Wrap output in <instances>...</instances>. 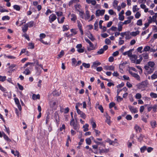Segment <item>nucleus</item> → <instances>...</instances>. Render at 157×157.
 Instances as JSON below:
<instances>
[{
  "label": "nucleus",
  "mask_w": 157,
  "mask_h": 157,
  "mask_svg": "<svg viewBox=\"0 0 157 157\" xmlns=\"http://www.w3.org/2000/svg\"><path fill=\"white\" fill-rule=\"evenodd\" d=\"M84 39L89 44L90 47H87V50L89 51H90L91 50H94L95 48L94 47V45L90 40L86 37L84 38Z\"/></svg>",
  "instance_id": "nucleus-1"
},
{
  "label": "nucleus",
  "mask_w": 157,
  "mask_h": 157,
  "mask_svg": "<svg viewBox=\"0 0 157 157\" xmlns=\"http://www.w3.org/2000/svg\"><path fill=\"white\" fill-rule=\"evenodd\" d=\"M76 120V122L75 121H71L70 122V124L71 126H72L73 127V128L74 129L78 132L79 128V126L77 124V120Z\"/></svg>",
  "instance_id": "nucleus-2"
},
{
  "label": "nucleus",
  "mask_w": 157,
  "mask_h": 157,
  "mask_svg": "<svg viewBox=\"0 0 157 157\" xmlns=\"http://www.w3.org/2000/svg\"><path fill=\"white\" fill-rule=\"evenodd\" d=\"M147 81L142 82L140 83H138L136 85L138 89H141L147 86Z\"/></svg>",
  "instance_id": "nucleus-3"
},
{
  "label": "nucleus",
  "mask_w": 157,
  "mask_h": 157,
  "mask_svg": "<svg viewBox=\"0 0 157 157\" xmlns=\"http://www.w3.org/2000/svg\"><path fill=\"white\" fill-rule=\"evenodd\" d=\"M105 12V10H97L95 13V15L96 17H99L100 16H103L104 15Z\"/></svg>",
  "instance_id": "nucleus-4"
},
{
  "label": "nucleus",
  "mask_w": 157,
  "mask_h": 157,
  "mask_svg": "<svg viewBox=\"0 0 157 157\" xmlns=\"http://www.w3.org/2000/svg\"><path fill=\"white\" fill-rule=\"evenodd\" d=\"M134 50V49H130L129 50L123 53V55L124 56L128 55V56L129 57H131V56L132 55V52Z\"/></svg>",
  "instance_id": "nucleus-5"
},
{
  "label": "nucleus",
  "mask_w": 157,
  "mask_h": 157,
  "mask_svg": "<svg viewBox=\"0 0 157 157\" xmlns=\"http://www.w3.org/2000/svg\"><path fill=\"white\" fill-rule=\"evenodd\" d=\"M129 72L133 77H134L137 80L140 81V76L137 74L133 73L132 71H129Z\"/></svg>",
  "instance_id": "nucleus-6"
},
{
  "label": "nucleus",
  "mask_w": 157,
  "mask_h": 157,
  "mask_svg": "<svg viewBox=\"0 0 157 157\" xmlns=\"http://www.w3.org/2000/svg\"><path fill=\"white\" fill-rule=\"evenodd\" d=\"M137 56L135 54L132 55L131 57H130V59L132 63H136V60L137 58Z\"/></svg>",
  "instance_id": "nucleus-7"
},
{
  "label": "nucleus",
  "mask_w": 157,
  "mask_h": 157,
  "mask_svg": "<svg viewBox=\"0 0 157 157\" xmlns=\"http://www.w3.org/2000/svg\"><path fill=\"white\" fill-rule=\"evenodd\" d=\"M144 115H143L141 116V119L144 122L147 123V118H148L149 115L147 113H145Z\"/></svg>",
  "instance_id": "nucleus-8"
},
{
  "label": "nucleus",
  "mask_w": 157,
  "mask_h": 157,
  "mask_svg": "<svg viewBox=\"0 0 157 157\" xmlns=\"http://www.w3.org/2000/svg\"><path fill=\"white\" fill-rule=\"evenodd\" d=\"M77 113L80 115V116L81 117L85 119L86 117V115L85 113L81 111L80 110L77 112Z\"/></svg>",
  "instance_id": "nucleus-9"
},
{
  "label": "nucleus",
  "mask_w": 157,
  "mask_h": 157,
  "mask_svg": "<svg viewBox=\"0 0 157 157\" xmlns=\"http://www.w3.org/2000/svg\"><path fill=\"white\" fill-rule=\"evenodd\" d=\"M101 63L98 61H96L93 63L92 65L91 66V68L94 69L96 68L98 66L100 65Z\"/></svg>",
  "instance_id": "nucleus-10"
},
{
  "label": "nucleus",
  "mask_w": 157,
  "mask_h": 157,
  "mask_svg": "<svg viewBox=\"0 0 157 157\" xmlns=\"http://www.w3.org/2000/svg\"><path fill=\"white\" fill-rule=\"evenodd\" d=\"M78 26L79 28V30L81 32V35H82L83 34V32L82 29V25L80 22L78 21H77Z\"/></svg>",
  "instance_id": "nucleus-11"
},
{
  "label": "nucleus",
  "mask_w": 157,
  "mask_h": 157,
  "mask_svg": "<svg viewBox=\"0 0 157 157\" xmlns=\"http://www.w3.org/2000/svg\"><path fill=\"white\" fill-rule=\"evenodd\" d=\"M54 119L57 125H58L59 122V116L58 114H55Z\"/></svg>",
  "instance_id": "nucleus-12"
},
{
  "label": "nucleus",
  "mask_w": 157,
  "mask_h": 157,
  "mask_svg": "<svg viewBox=\"0 0 157 157\" xmlns=\"http://www.w3.org/2000/svg\"><path fill=\"white\" fill-rule=\"evenodd\" d=\"M134 128L136 130V132L137 133L140 132H141L142 129L137 124L135 125Z\"/></svg>",
  "instance_id": "nucleus-13"
},
{
  "label": "nucleus",
  "mask_w": 157,
  "mask_h": 157,
  "mask_svg": "<svg viewBox=\"0 0 157 157\" xmlns=\"http://www.w3.org/2000/svg\"><path fill=\"white\" fill-rule=\"evenodd\" d=\"M87 36L92 41H93L95 40V38L90 32L87 33Z\"/></svg>",
  "instance_id": "nucleus-14"
},
{
  "label": "nucleus",
  "mask_w": 157,
  "mask_h": 157,
  "mask_svg": "<svg viewBox=\"0 0 157 157\" xmlns=\"http://www.w3.org/2000/svg\"><path fill=\"white\" fill-rule=\"evenodd\" d=\"M128 107L131 112L134 113L137 112V109L136 108H134V107L131 106V105H129Z\"/></svg>",
  "instance_id": "nucleus-15"
},
{
  "label": "nucleus",
  "mask_w": 157,
  "mask_h": 157,
  "mask_svg": "<svg viewBox=\"0 0 157 157\" xmlns=\"http://www.w3.org/2000/svg\"><path fill=\"white\" fill-rule=\"evenodd\" d=\"M124 25V23H123V22L121 21H120L118 24V30L119 31H121L122 30V26Z\"/></svg>",
  "instance_id": "nucleus-16"
},
{
  "label": "nucleus",
  "mask_w": 157,
  "mask_h": 157,
  "mask_svg": "<svg viewBox=\"0 0 157 157\" xmlns=\"http://www.w3.org/2000/svg\"><path fill=\"white\" fill-rule=\"evenodd\" d=\"M124 13V10H122L119 14V20H124V16L123 14Z\"/></svg>",
  "instance_id": "nucleus-17"
},
{
  "label": "nucleus",
  "mask_w": 157,
  "mask_h": 157,
  "mask_svg": "<svg viewBox=\"0 0 157 157\" xmlns=\"http://www.w3.org/2000/svg\"><path fill=\"white\" fill-rule=\"evenodd\" d=\"M85 18L86 19H90V15L89 11L88 10H87L86 11V14L85 15Z\"/></svg>",
  "instance_id": "nucleus-18"
},
{
  "label": "nucleus",
  "mask_w": 157,
  "mask_h": 157,
  "mask_svg": "<svg viewBox=\"0 0 157 157\" xmlns=\"http://www.w3.org/2000/svg\"><path fill=\"white\" fill-rule=\"evenodd\" d=\"M32 98L33 100H35L37 99H40V95L39 94L36 95L33 94L32 95Z\"/></svg>",
  "instance_id": "nucleus-19"
},
{
  "label": "nucleus",
  "mask_w": 157,
  "mask_h": 157,
  "mask_svg": "<svg viewBox=\"0 0 157 157\" xmlns=\"http://www.w3.org/2000/svg\"><path fill=\"white\" fill-rule=\"evenodd\" d=\"M28 26L27 25V24L25 25L24 27L22 28V31L24 33L26 32L28 29Z\"/></svg>",
  "instance_id": "nucleus-20"
},
{
  "label": "nucleus",
  "mask_w": 157,
  "mask_h": 157,
  "mask_svg": "<svg viewBox=\"0 0 157 157\" xmlns=\"http://www.w3.org/2000/svg\"><path fill=\"white\" fill-rule=\"evenodd\" d=\"M3 136L4 139L6 141L9 142H11V140H10L8 137L4 132H3Z\"/></svg>",
  "instance_id": "nucleus-21"
},
{
  "label": "nucleus",
  "mask_w": 157,
  "mask_h": 157,
  "mask_svg": "<svg viewBox=\"0 0 157 157\" xmlns=\"http://www.w3.org/2000/svg\"><path fill=\"white\" fill-rule=\"evenodd\" d=\"M139 57H140V59H137L136 61V64H139L140 63V62L142 61L143 59V58L141 55H140L139 56Z\"/></svg>",
  "instance_id": "nucleus-22"
},
{
  "label": "nucleus",
  "mask_w": 157,
  "mask_h": 157,
  "mask_svg": "<svg viewBox=\"0 0 157 157\" xmlns=\"http://www.w3.org/2000/svg\"><path fill=\"white\" fill-rule=\"evenodd\" d=\"M23 73L25 74L26 75H27L30 74V71L29 69L27 68L23 71Z\"/></svg>",
  "instance_id": "nucleus-23"
},
{
  "label": "nucleus",
  "mask_w": 157,
  "mask_h": 157,
  "mask_svg": "<svg viewBox=\"0 0 157 157\" xmlns=\"http://www.w3.org/2000/svg\"><path fill=\"white\" fill-rule=\"evenodd\" d=\"M139 31L137 30L136 32H133L131 33L130 34L132 36H135L139 34Z\"/></svg>",
  "instance_id": "nucleus-24"
},
{
  "label": "nucleus",
  "mask_w": 157,
  "mask_h": 157,
  "mask_svg": "<svg viewBox=\"0 0 157 157\" xmlns=\"http://www.w3.org/2000/svg\"><path fill=\"white\" fill-rule=\"evenodd\" d=\"M27 24L28 27L29 28L33 27L35 25L34 22L32 21H30Z\"/></svg>",
  "instance_id": "nucleus-25"
},
{
  "label": "nucleus",
  "mask_w": 157,
  "mask_h": 157,
  "mask_svg": "<svg viewBox=\"0 0 157 157\" xmlns=\"http://www.w3.org/2000/svg\"><path fill=\"white\" fill-rule=\"evenodd\" d=\"M88 127L89 125L87 124H85L83 126V128H84L83 129L84 132H86L88 130Z\"/></svg>",
  "instance_id": "nucleus-26"
},
{
  "label": "nucleus",
  "mask_w": 157,
  "mask_h": 157,
  "mask_svg": "<svg viewBox=\"0 0 157 157\" xmlns=\"http://www.w3.org/2000/svg\"><path fill=\"white\" fill-rule=\"evenodd\" d=\"M150 124L151 125L152 128H155L156 127V122L155 121H151Z\"/></svg>",
  "instance_id": "nucleus-27"
},
{
  "label": "nucleus",
  "mask_w": 157,
  "mask_h": 157,
  "mask_svg": "<svg viewBox=\"0 0 157 157\" xmlns=\"http://www.w3.org/2000/svg\"><path fill=\"white\" fill-rule=\"evenodd\" d=\"M114 67L113 66H109L106 67V69L107 70L114 71Z\"/></svg>",
  "instance_id": "nucleus-28"
},
{
  "label": "nucleus",
  "mask_w": 157,
  "mask_h": 157,
  "mask_svg": "<svg viewBox=\"0 0 157 157\" xmlns=\"http://www.w3.org/2000/svg\"><path fill=\"white\" fill-rule=\"evenodd\" d=\"M63 32L68 30L69 29V26L68 25H63Z\"/></svg>",
  "instance_id": "nucleus-29"
},
{
  "label": "nucleus",
  "mask_w": 157,
  "mask_h": 157,
  "mask_svg": "<svg viewBox=\"0 0 157 157\" xmlns=\"http://www.w3.org/2000/svg\"><path fill=\"white\" fill-rule=\"evenodd\" d=\"M150 96L152 98H157V94L153 92L150 93Z\"/></svg>",
  "instance_id": "nucleus-30"
},
{
  "label": "nucleus",
  "mask_w": 157,
  "mask_h": 157,
  "mask_svg": "<svg viewBox=\"0 0 157 157\" xmlns=\"http://www.w3.org/2000/svg\"><path fill=\"white\" fill-rule=\"evenodd\" d=\"M147 149V147L144 146L140 148V152L142 153H144V151Z\"/></svg>",
  "instance_id": "nucleus-31"
},
{
  "label": "nucleus",
  "mask_w": 157,
  "mask_h": 157,
  "mask_svg": "<svg viewBox=\"0 0 157 157\" xmlns=\"http://www.w3.org/2000/svg\"><path fill=\"white\" fill-rule=\"evenodd\" d=\"M49 18L50 20H56V17L55 14H52L50 16Z\"/></svg>",
  "instance_id": "nucleus-32"
},
{
  "label": "nucleus",
  "mask_w": 157,
  "mask_h": 157,
  "mask_svg": "<svg viewBox=\"0 0 157 157\" xmlns=\"http://www.w3.org/2000/svg\"><path fill=\"white\" fill-rule=\"evenodd\" d=\"M49 113L47 114V116L46 117V124H47L49 122L50 116L49 115Z\"/></svg>",
  "instance_id": "nucleus-33"
},
{
  "label": "nucleus",
  "mask_w": 157,
  "mask_h": 157,
  "mask_svg": "<svg viewBox=\"0 0 157 157\" xmlns=\"http://www.w3.org/2000/svg\"><path fill=\"white\" fill-rule=\"evenodd\" d=\"M148 65L152 68L154 67L155 65L154 63L153 62L149 61L148 63Z\"/></svg>",
  "instance_id": "nucleus-34"
},
{
  "label": "nucleus",
  "mask_w": 157,
  "mask_h": 157,
  "mask_svg": "<svg viewBox=\"0 0 157 157\" xmlns=\"http://www.w3.org/2000/svg\"><path fill=\"white\" fill-rule=\"evenodd\" d=\"M83 66L85 68H89L90 67V64L89 63H83L82 64Z\"/></svg>",
  "instance_id": "nucleus-35"
},
{
  "label": "nucleus",
  "mask_w": 157,
  "mask_h": 157,
  "mask_svg": "<svg viewBox=\"0 0 157 157\" xmlns=\"http://www.w3.org/2000/svg\"><path fill=\"white\" fill-rule=\"evenodd\" d=\"M77 62L76 59L75 58H73L72 59L71 64L72 66H75V64Z\"/></svg>",
  "instance_id": "nucleus-36"
},
{
  "label": "nucleus",
  "mask_w": 157,
  "mask_h": 157,
  "mask_svg": "<svg viewBox=\"0 0 157 157\" xmlns=\"http://www.w3.org/2000/svg\"><path fill=\"white\" fill-rule=\"evenodd\" d=\"M13 8L14 9L17 11H19L21 9L20 7L19 6L16 5L13 6Z\"/></svg>",
  "instance_id": "nucleus-37"
},
{
  "label": "nucleus",
  "mask_w": 157,
  "mask_h": 157,
  "mask_svg": "<svg viewBox=\"0 0 157 157\" xmlns=\"http://www.w3.org/2000/svg\"><path fill=\"white\" fill-rule=\"evenodd\" d=\"M86 144L88 145H90L91 143V141L90 138H87L86 140Z\"/></svg>",
  "instance_id": "nucleus-38"
},
{
  "label": "nucleus",
  "mask_w": 157,
  "mask_h": 157,
  "mask_svg": "<svg viewBox=\"0 0 157 157\" xmlns=\"http://www.w3.org/2000/svg\"><path fill=\"white\" fill-rule=\"evenodd\" d=\"M94 130L96 133V134H95L96 136H98L100 135L101 133V132L99 131H98V130L96 129H94Z\"/></svg>",
  "instance_id": "nucleus-39"
},
{
  "label": "nucleus",
  "mask_w": 157,
  "mask_h": 157,
  "mask_svg": "<svg viewBox=\"0 0 157 157\" xmlns=\"http://www.w3.org/2000/svg\"><path fill=\"white\" fill-rule=\"evenodd\" d=\"M6 77L5 76H2L0 75V81L2 82H4L6 80Z\"/></svg>",
  "instance_id": "nucleus-40"
},
{
  "label": "nucleus",
  "mask_w": 157,
  "mask_h": 157,
  "mask_svg": "<svg viewBox=\"0 0 157 157\" xmlns=\"http://www.w3.org/2000/svg\"><path fill=\"white\" fill-rule=\"evenodd\" d=\"M137 5H135L133 6V11L134 12H136L138 11L139 10V9L138 8H137Z\"/></svg>",
  "instance_id": "nucleus-41"
},
{
  "label": "nucleus",
  "mask_w": 157,
  "mask_h": 157,
  "mask_svg": "<svg viewBox=\"0 0 157 157\" xmlns=\"http://www.w3.org/2000/svg\"><path fill=\"white\" fill-rule=\"evenodd\" d=\"M152 22V20H148V22L144 24L145 28H147L149 26V24Z\"/></svg>",
  "instance_id": "nucleus-42"
},
{
  "label": "nucleus",
  "mask_w": 157,
  "mask_h": 157,
  "mask_svg": "<svg viewBox=\"0 0 157 157\" xmlns=\"http://www.w3.org/2000/svg\"><path fill=\"white\" fill-rule=\"evenodd\" d=\"M115 105V104L114 102H110L109 105V108L110 109H111L113 107H114Z\"/></svg>",
  "instance_id": "nucleus-43"
},
{
  "label": "nucleus",
  "mask_w": 157,
  "mask_h": 157,
  "mask_svg": "<svg viewBox=\"0 0 157 157\" xmlns=\"http://www.w3.org/2000/svg\"><path fill=\"white\" fill-rule=\"evenodd\" d=\"M144 137V135L142 134H140L138 138V140L139 141L141 142V141H142Z\"/></svg>",
  "instance_id": "nucleus-44"
},
{
  "label": "nucleus",
  "mask_w": 157,
  "mask_h": 157,
  "mask_svg": "<svg viewBox=\"0 0 157 157\" xmlns=\"http://www.w3.org/2000/svg\"><path fill=\"white\" fill-rule=\"evenodd\" d=\"M0 90H1L4 93H7L6 92V88L2 86L1 85H0Z\"/></svg>",
  "instance_id": "nucleus-45"
},
{
  "label": "nucleus",
  "mask_w": 157,
  "mask_h": 157,
  "mask_svg": "<svg viewBox=\"0 0 157 157\" xmlns=\"http://www.w3.org/2000/svg\"><path fill=\"white\" fill-rule=\"evenodd\" d=\"M141 16V14L139 12H137L135 15V17L136 19L139 18Z\"/></svg>",
  "instance_id": "nucleus-46"
},
{
  "label": "nucleus",
  "mask_w": 157,
  "mask_h": 157,
  "mask_svg": "<svg viewBox=\"0 0 157 157\" xmlns=\"http://www.w3.org/2000/svg\"><path fill=\"white\" fill-rule=\"evenodd\" d=\"M81 6L79 4H76L75 6L76 10L78 11H80L79 9H80Z\"/></svg>",
  "instance_id": "nucleus-47"
},
{
  "label": "nucleus",
  "mask_w": 157,
  "mask_h": 157,
  "mask_svg": "<svg viewBox=\"0 0 157 157\" xmlns=\"http://www.w3.org/2000/svg\"><path fill=\"white\" fill-rule=\"evenodd\" d=\"M29 46L30 48L32 49L34 48V43H29Z\"/></svg>",
  "instance_id": "nucleus-48"
},
{
  "label": "nucleus",
  "mask_w": 157,
  "mask_h": 157,
  "mask_svg": "<svg viewBox=\"0 0 157 157\" xmlns=\"http://www.w3.org/2000/svg\"><path fill=\"white\" fill-rule=\"evenodd\" d=\"M90 123L92 126V128H94L96 127V123L94 121H91Z\"/></svg>",
  "instance_id": "nucleus-49"
},
{
  "label": "nucleus",
  "mask_w": 157,
  "mask_h": 157,
  "mask_svg": "<svg viewBox=\"0 0 157 157\" xmlns=\"http://www.w3.org/2000/svg\"><path fill=\"white\" fill-rule=\"evenodd\" d=\"M117 101L118 102H120L123 100V98L121 97L120 96H117Z\"/></svg>",
  "instance_id": "nucleus-50"
},
{
  "label": "nucleus",
  "mask_w": 157,
  "mask_h": 157,
  "mask_svg": "<svg viewBox=\"0 0 157 157\" xmlns=\"http://www.w3.org/2000/svg\"><path fill=\"white\" fill-rule=\"evenodd\" d=\"M104 52V50H103L102 48L100 49L98 52L97 54H103Z\"/></svg>",
  "instance_id": "nucleus-51"
},
{
  "label": "nucleus",
  "mask_w": 157,
  "mask_h": 157,
  "mask_svg": "<svg viewBox=\"0 0 157 157\" xmlns=\"http://www.w3.org/2000/svg\"><path fill=\"white\" fill-rule=\"evenodd\" d=\"M150 47H149V46H146L144 48V49L143 51H145V52L148 51L150 50Z\"/></svg>",
  "instance_id": "nucleus-52"
},
{
  "label": "nucleus",
  "mask_w": 157,
  "mask_h": 157,
  "mask_svg": "<svg viewBox=\"0 0 157 157\" xmlns=\"http://www.w3.org/2000/svg\"><path fill=\"white\" fill-rule=\"evenodd\" d=\"M135 96L137 99H140L141 98L142 96L140 94L138 93L136 94Z\"/></svg>",
  "instance_id": "nucleus-53"
},
{
  "label": "nucleus",
  "mask_w": 157,
  "mask_h": 157,
  "mask_svg": "<svg viewBox=\"0 0 157 157\" xmlns=\"http://www.w3.org/2000/svg\"><path fill=\"white\" fill-rule=\"evenodd\" d=\"M125 118L127 120L130 121L132 119V117L131 115H128Z\"/></svg>",
  "instance_id": "nucleus-54"
},
{
  "label": "nucleus",
  "mask_w": 157,
  "mask_h": 157,
  "mask_svg": "<svg viewBox=\"0 0 157 157\" xmlns=\"http://www.w3.org/2000/svg\"><path fill=\"white\" fill-rule=\"evenodd\" d=\"M79 14L80 15L82 19L84 18V11H79Z\"/></svg>",
  "instance_id": "nucleus-55"
},
{
  "label": "nucleus",
  "mask_w": 157,
  "mask_h": 157,
  "mask_svg": "<svg viewBox=\"0 0 157 157\" xmlns=\"http://www.w3.org/2000/svg\"><path fill=\"white\" fill-rule=\"evenodd\" d=\"M105 43L107 44H109L111 43V41L108 38H106L105 40Z\"/></svg>",
  "instance_id": "nucleus-56"
},
{
  "label": "nucleus",
  "mask_w": 157,
  "mask_h": 157,
  "mask_svg": "<svg viewBox=\"0 0 157 157\" xmlns=\"http://www.w3.org/2000/svg\"><path fill=\"white\" fill-rule=\"evenodd\" d=\"M56 14L58 17L61 16L63 15V13L61 11L56 12Z\"/></svg>",
  "instance_id": "nucleus-57"
},
{
  "label": "nucleus",
  "mask_w": 157,
  "mask_h": 157,
  "mask_svg": "<svg viewBox=\"0 0 157 157\" xmlns=\"http://www.w3.org/2000/svg\"><path fill=\"white\" fill-rule=\"evenodd\" d=\"M154 69V68H149V70L147 71V73L148 74H151L153 72Z\"/></svg>",
  "instance_id": "nucleus-58"
},
{
  "label": "nucleus",
  "mask_w": 157,
  "mask_h": 157,
  "mask_svg": "<svg viewBox=\"0 0 157 157\" xmlns=\"http://www.w3.org/2000/svg\"><path fill=\"white\" fill-rule=\"evenodd\" d=\"M147 152L150 153L153 150V148L151 147H149L147 148Z\"/></svg>",
  "instance_id": "nucleus-59"
},
{
  "label": "nucleus",
  "mask_w": 157,
  "mask_h": 157,
  "mask_svg": "<svg viewBox=\"0 0 157 157\" xmlns=\"http://www.w3.org/2000/svg\"><path fill=\"white\" fill-rule=\"evenodd\" d=\"M71 32L74 35L76 34L77 33L75 29H71Z\"/></svg>",
  "instance_id": "nucleus-60"
},
{
  "label": "nucleus",
  "mask_w": 157,
  "mask_h": 157,
  "mask_svg": "<svg viewBox=\"0 0 157 157\" xmlns=\"http://www.w3.org/2000/svg\"><path fill=\"white\" fill-rule=\"evenodd\" d=\"M144 58L145 59H147L148 58V55L147 53H145L143 54V56Z\"/></svg>",
  "instance_id": "nucleus-61"
},
{
  "label": "nucleus",
  "mask_w": 157,
  "mask_h": 157,
  "mask_svg": "<svg viewBox=\"0 0 157 157\" xmlns=\"http://www.w3.org/2000/svg\"><path fill=\"white\" fill-rule=\"evenodd\" d=\"M98 109L100 110L101 112L102 113H103L104 112L103 108L101 105H100L98 107Z\"/></svg>",
  "instance_id": "nucleus-62"
},
{
  "label": "nucleus",
  "mask_w": 157,
  "mask_h": 157,
  "mask_svg": "<svg viewBox=\"0 0 157 157\" xmlns=\"http://www.w3.org/2000/svg\"><path fill=\"white\" fill-rule=\"evenodd\" d=\"M71 20H76L77 17L76 15L74 14H72L71 15Z\"/></svg>",
  "instance_id": "nucleus-63"
},
{
  "label": "nucleus",
  "mask_w": 157,
  "mask_h": 157,
  "mask_svg": "<svg viewBox=\"0 0 157 157\" xmlns=\"http://www.w3.org/2000/svg\"><path fill=\"white\" fill-rule=\"evenodd\" d=\"M157 78V75L154 74L151 76L152 79H154Z\"/></svg>",
  "instance_id": "nucleus-64"
}]
</instances>
